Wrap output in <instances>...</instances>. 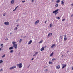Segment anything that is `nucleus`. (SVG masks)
<instances>
[{
  "label": "nucleus",
  "mask_w": 73,
  "mask_h": 73,
  "mask_svg": "<svg viewBox=\"0 0 73 73\" xmlns=\"http://www.w3.org/2000/svg\"><path fill=\"white\" fill-rule=\"evenodd\" d=\"M16 66H19V68H21L23 66V65H22V63H20L19 64H18L16 65Z\"/></svg>",
  "instance_id": "f257e3e1"
},
{
  "label": "nucleus",
  "mask_w": 73,
  "mask_h": 73,
  "mask_svg": "<svg viewBox=\"0 0 73 73\" xmlns=\"http://www.w3.org/2000/svg\"><path fill=\"white\" fill-rule=\"evenodd\" d=\"M59 11V9H57L53 12V13H55V15H56L57 14V13H58V11Z\"/></svg>",
  "instance_id": "f03ea898"
},
{
  "label": "nucleus",
  "mask_w": 73,
  "mask_h": 73,
  "mask_svg": "<svg viewBox=\"0 0 73 73\" xmlns=\"http://www.w3.org/2000/svg\"><path fill=\"white\" fill-rule=\"evenodd\" d=\"M13 47L15 48V49H17V44H13Z\"/></svg>",
  "instance_id": "7ed1b4c3"
},
{
  "label": "nucleus",
  "mask_w": 73,
  "mask_h": 73,
  "mask_svg": "<svg viewBox=\"0 0 73 73\" xmlns=\"http://www.w3.org/2000/svg\"><path fill=\"white\" fill-rule=\"evenodd\" d=\"M4 24H5L6 25H9V22H5L4 23Z\"/></svg>",
  "instance_id": "20e7f679"
},
{
  "label": "nucleus",
  "mask_w": 73,
  "mask_h": 73,
  "mask_svg": "<svg viewBox=\"0 0 73 73\" xmlns=\"http://www.w3.org/2000/svg\"><path fill=\"white\" fill-rule=\"evenodd\" d=\"M39 21H39V20H37L35 23V24H38V23H39Z\"/></svg>",
  "instance_id": "39448f33"
},
{
  "label": "nucleus",
  "mask_w": 73,
  "mask_h": 73,
  "mask_svg": "<svg viewBox=\"0 0 73 73\" xmlns=\"http://www.w3.org/2000/svg\"><path fill=\"white\" fill-rule=\"evenodd\" d=\"M14 2H15V0H12L11 1V4H14Z\"/></svg>",
  "instance_id": "423d86ee"
},
{
  "label": "nucleus",
  "mask_w": 73,
  "mask_h": 73,
  "mask_svg": "<svg viewBox=\"0 0 73 73\" xmlns=\"http://www.w3.org/2000/svg\"><path fill=\"white\" fill-rule=\"evenodd\" d=\"M32 42V40H30L29 42L28 43V45H30Z\"/></svg>",
  "instance_id": "0eeeda50"
},
{
  "label": "nucleus",
  "mask_w": 73,
  "mask_h": 73,
  "mask_svg": "<svg viewBox=\"0 0 73 73\" xmlns=\"http://www.w3.org/2000/svg\"><path fill=\"white\" fill-rule=\"evenodd\" d=\"M60 66L58 65L56 66L57 69H60Z\"/></svg>",
  "instance_id": "6e6552de"
},
{
  "label": "nucleus",
  "mask_w": 73,
  "mask_h": 73,
  "mask_svg": "<svg viewBox=\"0 0 73 73\" xmlns=\"http://www.w3.org/2000/svg\"><path fill=\"white\" fill-rule=\"evenodd\" d=\"M52 34V33H50L48 34V37H50V36H51Z\"/></svg>",
  "instance_id": "1a4fd4ad"
},
{
  "label": "nucleus",
  "mask_w": 73,
  "mask_h": 73,
  "mask_svg": "<svg viewBox=\"0 0 73 73\" xmlns=\"http://www.w3.org/2000/svg\"><path fill=\"white\" fill-rule=\"evenodd\" d=\"M61 4H63V5H64V1H61Z\"/></svg>",
  "instance_id": "9d476101"
},
{
  "label": "nucleus",
  "mask_w": 73,
  "mask_h": 73,
  "mask_svg": "<svg viewBox=\"0 0 73 73\" xmlns=\"http://www.w3.org/2000/svg\"><path fill=\"white\" fill-rule=\"evenodd\" d=\"M56 46V44H53L51 46V48H53L54 46Z\"/></svg>",
  "instance_id": "9b49d317"
},
{
  "label": "nucleus",
  "mask_w": 73,
  "mask_h": 73,
  "mask_svg": "<svg viewBox=\"0 0 73 73\" xmlns=\"http://www.w3.org/2000/svg\"><path fill=\"white\" fill-rule=\"evenodd\" d=\"M44 50V47L42 48L41 49H40L41 51H43Z\"/></svg>",
  "instance_id": "f8f14e48"
},
{
  "label": "nucleus",
  "mask_w": 73,
  "mask_h": 73,
  "mask_svg": "<svg viewBox=\"0 0 73 73\" xmlns=\"http://www.w3.org/2000/svg\"><path fill=\"white\" fill-rule=\"evenodd\" d=\"M54 60L55 61H56V60H57V59H55V58H53L52 59V61H54Z\"/></svg>",
  "instance_id": "ddd939ff"
},
{
  "label": "nucleus",
  "mask_w": 73,
  "mask_h": 73,
  "mask_svg": "<svg viewBox=\"0 0 73 73\" xmlns=\"http://www.w3.org/2000/svg\"><path fill=\"white\" fill-rule=\"evenodd\" d=\"M10 52L11 53H13V50H11L10 51Z\"/></svg>",
  "instance_id": "4468645a"
},
{
  "label": "nucleus",
  "mask_w": 73,
  "mask_h": 73,
  "mask_svg": "<svg viewBox=\"0 0 73 73\" xmlns=\"http://www.w3.org/2000/svg\"><path fill=\"white\" fill-rule=\"evenodd\" d=\"M13 49V47H10L9 48V49L10 50H12V49Z\"/></svg>",
  "instance_id": "2eb2a0df"
},
{
  "label": "nucleus",
  "mask_w": 73,
  "mask_h": 73,
  "mask_svg": "<svg viewBox=\"0 0 73 73\" xmlns=\"http://www.w3.org/2000/svg\"><path fill=\"white\" fill-rule=\"evenodd\" d=\"M60 0H57L56 1V3H60Z\"/></svg>",
  "instance_id": "dca6fc26"
},
{
  "label": "nucleus",
  "mask_w": 73,
  "mask_h": 73,
  "mask_svg": "<svg viewBox=\"0 0 73 73\" xmlns=\"http://www.w3.org/2000/svg\"><path fill=\"white\" fill-rule=\"evenodd\" d=\"M58 4H57V3L56 5H55V6L56 7H58Z\"/></svg>",
  "instance_id": "f3484780"
},
{
  "label": "nucleus",
  "mask_w": 73,
  "mask_h": 73,
  "mask_svg": "<svg viewBox=\"0 0 73 73\" xmlns=\"http://www.w3.org/2000/svg\"><path fill=\"white\" fill-rule=\"evenodd\" d=\"M66 65L64 64L63 66V67H62V69H63V68H64L65 67H66Z\"/></svg>",
  "instance_id": "a211bd4d"
},
{
  "label": "nucleus",
  "mask_w": 73,
  "mask_h": 73,
  "mask_svg": "<svg viewBox=\"0 0 73 73\" xmlns=\"http://www.w3.org/2000/svg\"><path fill=\"white\" fill-rule=\"evenodd\" d=\"M57 19H58V20L60 19V18H61V17H56Z\"/></svg>",
  "instance_id": "6ab92c4d"
},
{
  "label": "nucleus",
  "mask_w": 73,
  "mask_h": 73,
  "mask_svg": "<svg viewBox=\"0 0 73 73\" xmlns=\"http://www.w3.org/2000/svg\"><path fill=\"white\" fill-rule=\"evenodd\" d=\"M21 41H22V39H21L19 41V43H20L21 42Z\"/></svg>",
  "instance_id": "aec40b11"
},
{
  "label": "nucleus",
  "mask_w": 73,
  "mask_h": 73,
  "mask_svg": "<svg viewBox=\"0 0 73 73\" xmlns=\"http://www.w3.org/2000/svg\"><path fill=\"white\" fill-rule=\"evenodd\" d=\"M12 67H13V69H15V68H16V66H14Z\"/></svg>",
  "instance_id": "412c9836"
},
{
  "label": "nucleus",
  "mask_w": 73,
  "mask_h": 73,
  "mask_svg": "<svg viewBox=\"0 0 73 73\" xmlns=\"http://www.w3.org/2000/svg\"><path fill=\"white\" fill-rule=\"evenodd\" d=\"M12 44H16V43L14 41H13Z\"/></svg>",
  "instance_id": "4be33fe9"
},
{
  "label": "nucleus",
  "mask_w": 73,
  "mask_h": 73,
  "mask_svg": "<svg viewBox=\"0 0 73 73\" xmlns=\"http://www.w3.org/2000/svg\"><path fill=\"white\" fill-rule=\"evenodd\" d=\"M60 38H61V39H62V38H63V37H62V36H60Z\"/></svg>",
  "instance_id": "5701e85b"
},
{
  "label": "nucleus",
  "mask_w": 73,
  "mask_h": 73,
  "mask_svg": "<svg viewBox=\"0 0 73 73\" xmlns=\"http://www.w3.org/2000/svg\"><path fill=\"white\" fill-rule=\"evenodd\" d=\"M53 53L52 52L51 54L50 55V56L51 57V56H53Z\"/></svg>",
  "instance_id": "b1692460"
},
{
  "label": "nucleus",
  "mask_w": 73,
  "mask_h": 73,
  "mask_svg": "<svg viewBox=\"0 0 73 73\" xmlns=\"http://www.w3.org/2000/svg\"><path fill=\"white\" fill-rule=\"evenodd\" d=\"M64 41H66V40H67V38H65L64 39Z\"/></svg>",
  "instance_id": "393cba45"
},
{
  "label": "nucleus",
  "mask_w": 73,
  "mask_h": 73,
  "mask_svg": "<svg viewBox=\"0 0 73 73\" xmlns=\"http://www.w3.org/2000/svg\"><path fill=\"white\" fill-rule=\"evenodd\" d=\"M2 62H3V60H0V64H1V63H2Z\"/></svg>",
  "instance_id": "a878e982"
},
{
  "label": "nucleus",
  "mask_w": 73,
  "mask_h": 73,
  "mask_svg": "<svg viewBox=\"0 0 73 73\" xmlns=\"http://www.w3.org/2000/svg\"><path fill=\"white\" fill-rule=\"evenodd\" d=\"M5 55L4 54L3 56H2V58H4V57H5Z\"/></svg>",
  "instance_id": "bb28decb"
},
{
  "label": "nucleus",
  "mask_w": 73,
  "mask_h": 73,
  "mask_svg": "<svg viewBox=\"0 0 73 73\" xmlns=\"http://www.w3.org/2000/svg\"><path fill=\"white\" fill-rule=\"evenodd\" d=\"M53 26V24H50V27H52Z\"/></svg>",
  "instance_id": "cd10ccee"
},
{
  "label": "nucleus",
  "mask_w": 73,
  "mask_h": 73,
  "mask_svg": "<svg viewBox=\"0 0 73 73\" xmlns=\"http://www.w3.org/2000/svg\"><path fill=\"white\" fill-rule=\"evenodd\" d=\"M43 41V40H42L41 41H40V42H39V43H42V42Z\"/></svg>",
  "instance_id": "c85d7f7f"
},
{
  "label": "nucleus",
  "mask_w": 73,
  "mask_h": 73,
  "mask_svg": "<svg viewBox=\"0 0 73 73\" xmlns=\"http://www.w3.org/2000/svg\"><path fill=\"white\" fill-rule=\"evenodd\" d=\"M10 70H12V69H13V67H10V68H9Z\"/></svg>",
  "instance_id": "c756f323"
},
{
  "label": "nucleus",
  "mask_w": 73,
  "mask_h": 73,
  "mask_svg": "<svg viewBox=\"0 0 73 73\" xmlns=\"http://www.w3.org/2000/svg\"><path fill=\"white\" fill-rule=\"evenodd\" d=\"M44 68H46V69H47V68H48V66H45V67H44Z\"/></svg>",
  "instance_id": "7c9ffc66"
},
{
  "label": "nucleus",
  "mask_w": 73,
  "mask_h": 73,
  "mask_svg": "<svg viewBox=\"0 0 73 73\" xmlns=\"http://www.w3.org/2000/svg\"><path fill=\"white\" fill-rule=\"evenodd\" d=\"M17 29H18L17 28V27H16L15 28V29H14V30H17Z\"/></svg>",
  "instance_id": "2f4dec72"
},
{
  "label": "nucleus",
  "mask_w": 73,
  "mask_h": 73,
  "mask_svg": "<svg viewBox=\"0 0 73 73\" xmlns=\"http://www.w3.org/2000/svg\"><path fill=\"white\" fill-rule=\"evenodd\" d=\"M44 71H45V72H47V71H48V69H45Z\"/></svg>",
  "instance_id": "473e14b6"
},
{
  "label": "nucleus",
  "mask_w": 73,
  "mask_h": 73,
  "mask_svg": "<svg viewBox=\"0 0 73 73\" xmlns=\"http://www.w3.org/2000/svg\"><path fill=\"white\" fill-rule=\"evenodd\" d=\"M38 52H36L35 53V54H36V55L37 54H38Z\"/></svg>",
  "instance_id": "72a5a7b5"
},
{
  "label": "nucleus",
  "mask_w": 73,
  "mask_h": 73,
  "mask_svg": "<svg viewBox=\"0 0 73 73\" xmlns=\"http://www.w3.org/2000/svg\"><path fill=\"white\" fill-rule=\"evenodd\" d=\"M49 64H52V62L50 61L49 62Z\"/></svg>",
  "instance_id": "f704fd0d"
},
{
  "label": "nucleus",
  "mask_w": 73,
  "mask_h": 73,
  "mask_svg": "<svg viewBox=\"0 0 73 73\" xmlns=\"http://www.w3.org/2000/svg\"><path fill=\"white\" fill-rule=\"evenodd\" d=\"M3 69H1L0 70V72H2V71H3Z\"/></svg>",
  "instance_id": "c9c22d12"
},
{
  "label": "nucleus",
  "mask_w": 73,
  "mask_h": 73,
  "mask_svg": "<svg viewBox=\"0 0 73 73\" xmlns=\"http://www.w3.org/2000/svg\"><path fill=\"white\" fill-rule=\"evenodd\" d=\"M36 56V55L35 54H34V55L33 56V57H34V56Z\"/></svg>",
  "instance_id": "e433bc0d"
},
{
  "label": "nucleus",
  "mask_w": 73,
  "mask_h": 73,
  "mask_svg": "<svg viewBox=\"0 0 73 73\" xmlns=\"http://www.w3.org/2000/svg\"><path fill=\"white\" fill-rule=\"evenodd\" d=\"M46 22H47V21H46V20L45 21L44 23L45 24H46Z\"/></svg>",
  "instance_id": "4c0bfd02"
},
{
  "label": "nucleus",
  "mask_w": 73,
  "mask_h": 73,
  "mask_svg": "<svg viewBox=\"0 0 73 73\" xmlns=\"http://www.w3.org/2000/svg\"><path fill=\"white\" fill-rule=\"evenodd\" d=\"M62 21H65V19H63L62 20Z\"/></svg>",
  "instance_id": "58836bf2"
},
{
  "label": "nucleus",
  "mask_w": 73,
  "mask_h": 73,
  "mask_svg": "<svg viewBox=\"0 0 73 73\" xmlns=\"http://www.w3.org/2000/svg\"><path fill=\"white\" fill-rule=\"evenodd\" d=\"M3 45V44H1V46H2Z\"/></svg>",
  "instance_id": "ea45409f"
},
{
  "label": "nucleus",
  "mask_w": 73,
  "mask_h": 73,
  "mask_svg": "<svg viewBox=\"0 0 73 73\" xmlns=\"http://www.w3.org/2000/svg\"><path fill=\"white\" fill-rule=\"evenodd\" d=\"M34 60V58H33L32 59H31V60Z\"/></svg>",
  "instance_id": "a19ab883"
},
{
  "label": "nucleus",
  "mask_w": 73,
  "mask_h": 73,
  "mask_svg": "<svg viewBox=\"0 0 73 73\" xmlns=\"http://www.w3.org/2000/svg\"><path fill=\"white\" fill-rule=\"evenodd\" d=\"M3 16H5V14H4L3 15Z\"/></svg>",
  "instance_id": "79ce46f5"
},
{
  "label": "nucleus",
  "mask_w": 73,
  "mask_h": 73,
  "mask_svg": "<svg viewBox=\"0 0 73 73\" xmlns=\"http://www.w3.org/2000/svg\"><path fill=\"white\" fill-rule=\"evenodd\" d=\"M72 69L73 70V66H72Z\"/></svg>",
  "instance_id": "37998d69"
},
{
  "label": "nucleus",
  "mask_w": 73,
  "mask_h": 73,
  "mask_svg": "<svg viewBox=\"0 0 73 73\" xmlns=\"http://www.w3.org/2000/svg\"><path fill=\"white\" fill-rule=\"evenodd\" d=\"M25 1H22V3H24V2H25Z\"/></svg>",
  "instance_id": "c03bdc74"
},
{
  "label": "nucleus",
  "mask_w": 73,
  "mask_h": 73,
  "mask_svg": "<svg viewBox=\"0 0 73 73\" xmlns=\"http://www.w3.org/2000/svg\"><path fill=\"white\" fill-rule=\"evenodd\" d=\"M16 11V10L15 9H14L13 10V11Z\"/></svg>",
  "instance_id": "a18cd8bd"
},
{
  "label": "nucleus",
  "mask_w": 73,
  "mask_h": 73,
  "mask_svg": "<svg viewBox=\"0 0 73 73\" xmlns=\"http://www.w3.org/2000/svg\"><path fill=\"white\" fill-rule=\"evenodd\" d=\"M64 36L65 37V38H66V35H64Z\"/></svg>",
  "instance_id": "49530a36"
},
{
  "label": "nucleus",
  "mask_w": 73,
  "mask_h": 73,
  "mask_svg": "<svg viewBox=\"0 0 73 73\" xmlns=\"http://www.w3.org/2000/svg\"><path fill=\"white\" fill-rule=\"evenodd\" d=\"M71 5H72L73 6V3L71 4Z\"/></svg>",
  "instance_id": "de8ad7c7"
},
{
  "label": "nucleus",
  "mask_w": 73,
  "mask_h": 73,
  "mask_svg": "<svg viewBox=\"0 0 73 73\" xmlns=\"http://www.w3.org/2000/svg\"><path fill=\"white\" fill-rule=\"evenodd\" d=\"M31 1H32V2H33L34 1V0H32Z\"/></svg>",
  "instance_id": "09e8293b"
},
{
  "label": "nucleus",
  "mask_w": 73,
  "mask_h": 73,
  "mask_svg": "<svg viewBox=\"0 0 73 73\" xmlns=\"http://www.w3.org/2000/svg\"><path fill=\"white\" fill-rule=\"evenodd\" d=\"M29 66H30V64L28 66V68H29Z\"/></svg>",
  "instance_id": "8fccbe9b"
},
{
  "label": "nucleus",
  "mask_w": 73,
  "mask_h": 73,
  "mask_svg": "<svg viewBox=\"0 0 73 73\" xmlns=\"http://www.w3.org/2000/svg\"><path fill=\"white\" fill-rule=\"evenodd\" d=\"M72 16H73V14H72L71 16V17H72Z\"/></svg>",
  "instance_id": "3c124183"
},
{
  "label": "nucleus",
  "mask_w": 73,
  "mask_h": 73,
  "mask_svg": "<svg viewBox=\"0 0 73 73\" xmlns=\"http://www.w3.org/2000/svg\"><path fill=\"white\" fill-rule=\"evenodd\" d=\"M17 27H19V25H17Z\"/></svg>",
  "instance_id": "603ef678"
},
{
  "label": "nucleus",
  "mask_w": 73,
  "mask_h": 73,
  "mask_svg": "<svg viewBox=\"0 0 73 73\" xmlns=\"http://www.w3.org/2000/svg\"><path fill=\"white\" fill-rule=\"evenodd\" d=\"M18 7V6H17L16 7H15V8H17V7Z\"/></svg>",
  "instance_id": "864d4df0"
},
{
  "label": "nucleus",
  "mask_w": 73,
  "mask_h": 73,
  "mask_svg": "<svg viewBox=\"0 0 73 73\" xmlns=\"http://www.w3.org/2000/svg\"><path fill=\"white\" fill-rule=\"evenodd\" d=\"M1 50V48H0V50Z\"/></svg>",
  "instance_id": "5fc2aeb1"
},
{
  "label": "nucleus",
  "mask_w": 73,
  "mask_h": 73,
  "mask_svg": "<svg viewBox=\"0 0 73 73\" xmlns=\"http://www.w3.org/2000/svg\"><path fill=\"white\" fill-rule=\"evenodd\" d=\"M17 21H18V20H17L16 22H17Z\"/></svg>",
  "instance_id": "6e6d98bb"
},
{
  "label": "nucleus",
  "mask_w": 73,
  "mask_h": 73,
  "mask_svg": "<svg viewBox=\"0 0 73 73\" xmlns=\"http://www.w3.org/2000/svg\"><path fill=\"white\" fill-rule=\"evenodd\" d=\"M62 57H63V56H64V55H62Z\"/></svg>",
  "instance_id": "4d7b16f0"
},
{
  "label": "nucleus",
  "mask_w": 73,
  "mask_h": 73,
  "mask_svg": "<svg viewBox=\"0 0 73 73\" xmlns=\"http://www.w3.org/2000/svg\"><path fill=\"white\" fill-rule=\"evenodd\" d=\"M67 53H68L69 52V51H67Z\"/></svg>",
  "instance_id": "13d9d810"
},
{
  "label": "nucleus",
  "mask_w": 73,
  "mask_h": 73,
  "mask_svg": "<svg viewBox=\"0 0 73 73\" xmlns=\"http://www.w3.org/2000/svg\"><path fill=\"white\" fill-rule=\"evenodd\" d=\"M10 35H12V33H10Z\"/></svg>",
  "instance_id": "bf43d9fd"
},
{
  "label": "nucleus",
  "mask_w": 73,
  "mask_h": 73,
  "mask_svg": "<svg viewBox=\"0 0 73 73\" xmlns=\"http://www.w3.org/2000/svg\"><path fill=\"white\" fill-rule=\"evenodd\" d=\"M15 9L16 10V8H15Z\"/></svg>",
  "instance_id": "052dcab7"
},
{
  "label": "nucleus",
  "mask_w": 73,
  "mask_h": 73,
  "mask_svg": "<svg viewBox=\"0 0 73 73\" xmlns=\"http://www.w3.org/2000/svg\"><path fill=\"white\" fill-rule=\"evenodd\" d=\"M25 37H26V36H25L24 37V38H25Z\"/></svg>",
  "instance_id": "680f3d73"
},
{
  "label": "nucleus",
  "mask_w": 73,
  "mask_h": 73,
  "mask_svg": "<svg viewBox=\"0 0 73 73\" xmlns=\"http://www.w3.org/2000/svg\"><path fill=\"white\" fill-rule=\"evenodd\" d=\"M7 40H8V39H7Z\"/></svg>",
  "instance_id": "e2e57ef3"
}]
</instances>
